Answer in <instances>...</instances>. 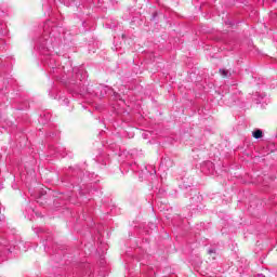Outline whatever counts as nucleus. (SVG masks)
<instances>
[{
  "mask_svg": "<svg viewBox=\"0 0 277 277\" xmlns=\"http://www.w3.org/2000/svg\"><path fill=\"white\" fill-rule=\"evenodd\" d=\"M252 135L255 140H261V137H263V131L258 129V130L253 131Z\"/></svg>",
  "mask_w": 277,
  "mask_h": 277,
  "instance_id": "obj_1",
  "label": "nucleus"
},
{
  "mask_svg": "<svg viewBox=\"0 0 277 277\" xmlns=\"http://www.w3.org/2000/svg\"><path fill=\"white\" fill-rule=\"evenodd\" d=\"M209 252L211 253V252H213V250H210Z\"/></svg>",
  "mask_w": 277,
  "mask_h": 277,
  "instance_id": "obj_3",
  "label": "nucleus"
},
{
  "mask_svg": "<svg viewBox=\"0 0 277 277\" xmlns=\"http://www.w3.org/2000/svg\"><path fill=\"white\" fill-rule=\"evenodd\" d=\"M220 72L223 77H228V70L226 69H220Z\"/></svg>",
  "mask_w": 277,
  "mask_h": 277,
  "instance_id": "obj_2",
  "label": "nucleus"
}]
</instances>
